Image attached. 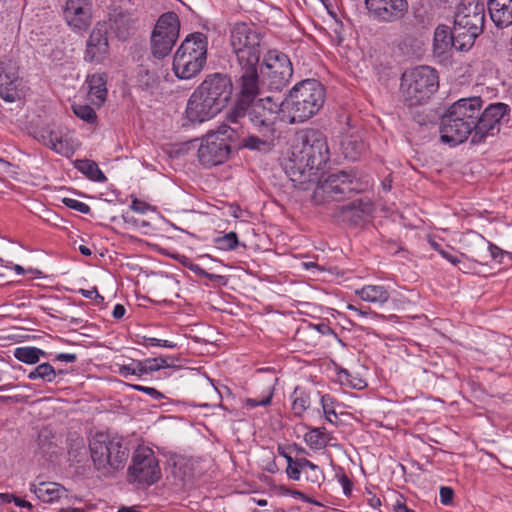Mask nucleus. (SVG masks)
I'll list each match as a JSON object with an SVG mask.
<instances>
[{
	"instance_id": "f257e3e1",
	"label": "nucleus",
	"mask_w": 512,
	"mask_h": 512,
	"mask_svg": "<svg viewBox=\"0 0 512 512\" xmlns=\"http://www.w3.org/2000/svg\"><path fill=\"white\" fill-rule=\"evenodd\" d=\"M330 158L326 136L317 129L300 132L283 168L295 187L307 190L319 180V171Z\"/></svg>"
},
{
	"instance_id": "f03ea898",
	"label": "nucleus",
	"mask_w": 512,
	"mask_h": 512,
	"mask_svg": "<svg viewBox=\"0 0 512 512\" xmlns=\"http://www.w3.org/2000/svg\"><path fill=\"white\" fill-rule=\"evenodd\" d=\"M238 92L233 106L226 114V121L239 124L240 120L248 117L256 131L276 132L278 113L281 103L267 96L258 98L260 94L259 78L236 82Z\"/></svg>"
},
{
	"instance_id": "7ed1b4c3",
	"label": "nucleus",
	"mask_w": 512,
	"mask_h": 512,
	"mask_svg": "<svg viewBox=\"0 0 512 512\" xmlns=\"http://www.w3.org/2000/svg\"><path fill=\"white\" fill-rule=\"evenodd\" d=\"M232 93L233 84L228 75H207L187 101L186 119L192 124H200L214 118L228 105Z\"/></svg>"
},
{
	"instance_id": "20e7f679",
	"label": "nucleus",
	"mask_w": 512,
	"mask_h": 512,
	"mask_svg": "<svg viewBox=\"0 0 512 512\" xmlns=\"http://www.w3.org/2000/svg\"><path fill=\"white\" fill-rule=\"evenodd\" d=\"M229 41L235 55L236 82L259 78L262 33L253 24L237 22L230 28Z\"/></svg>"
},
{
	"instance_id": "39448f33",
	"label": "nucleus",
	"mask_w": 512,
	"mask_h": 512,
	"mask_svg": "<svg viewBox=\"0 0 512 512\" xmlns=\"http://www.w3.org/2000/svg\"><path fill=\"white\" fill-rule=\"evenodd\" d=\"M481 97L461 98L454 102L441 117L440 138L443 143L457 146L465 142L478 129Z\"/></svg>"
},
{
	"instance_id": "423d86ee",
	"label": "nucleus",
	"mask_w": 512,
	"mask_h": 512,
	"mask_svg": "<svg viewBox=\"0 0 512 512\" xmlns=\"http://www.w3.org/2000/svg\"><path fill=\"white\" fill-rule=\"evenodd\" d=\"M94 469L99 477H113L122 470L129 458L128 442L117 434L96 433L89 441Z\"/></svg>"
},
{
	"instance_id": "0eeeda50",
	"label": "nucleus",
	"mask_w": 512,
	"mask_h": 512,
	"mask_svg": "<svg viewBox=\"0 0 512 512\" xmlns=\"http://www.w3.org/2000/svg\"><path fill=\"white\" fill-rule=\"evenodd\" d=\"M325 88L315 79H306L297 83L289 95L281 102L287 111L290 123H301L316 115L325 102Z\"/></svg>"
},
{
	"instance_id": "6e6552de",
	"label": "nucleus",
	"mask_w": 512,
	"mask_h": 512,
	"mask_svg": "<svg viewBox=\"0 0 512 512\" xmlns=\"http://www.w3.org/2000/svg\"><path fill=\"white\" fill-rule=\"evenodd\" d=\"M208 38L201 32L191 33L182 42L173 58V71L179 79L198 75L207 61Z\"/></svg>"
},
{
	"instance_id": "1a4fd4ad",
	"label": "nucleus",
	"mask_w": 512,
	"mask_h": 512,
	"mask_svg": "<svg viewBox=\"0 0 512 512\" xmlns=\"http://www.w3.org/2000/svg\"><path fill=\"white\" fill-rule=\"evenodd\" d=\"M486 5L483 0H461L454 15L455 37L461 49H471L484 30Z\"/></svg>"
},
{
	"instance_id": "9d476101",
	"label": "nucleus",
	"mask_w": 512,
	"mask_h": 512,
	"mask_svg": "<svg viewBox=\"0 0 512 512\" xmlns=\"http://www.w3.org/2000/svg\"><path fill=\"white\" fill-rule=\"evenodd\" d=\"M438 87L437 71L429 66H418L405 72L401 78V96L408 106L425 103Z\"/></svg>"
},
{
	"instance_id": "9b49d317",
	"label": "nucleus",
	"mask_w": 512,
	"mask_h": 512,
	"mask_svg": "<svg viewBox=\"0 0 512 512\" xmlns=\"http://www.w3.org/2000/svg\"><path fill=\"white\" fill-rule=\"evenodd\" d=\"M362 183L353 170H339L319 181L313 193V201L323 204L329 201H341L363 190Z\"/></svg>"
},
{
	"instance_id": "f8f14e48",
	"label": "nucleus",
	"mask_w": 512,
	"mask_h": 512,
	"mask_svg": "<svg viewBox=\"0 0 512 512\" xmlns=\"http://www.w3.org/2000/svg\"><path fill=\"white\" fill-rule=\"evenodd\" d=\"M258 71L260 84L266 85L271 91L284 89L293 75L289 57L277 49L269 50L263 55V61Z\"/></svg>"
},
{
	"instance_id": "ddd939ff",
	"label": "nucleus",
	"mask_w": 512,
	"mask_h": 512,
	"mask_svg": "<svg viewBox=\"0 0 512 512\" xmlns=\"http://www.w3.org/2000/svg\"><path fill=\"white\" fill-rule=\"evenodd\" d=\"M162 473L155 452L146 446H139L131 456L127 470L129 483L151 486L161 479Z\"/></svg>"
},
{
	"instance_id": "4468645a",
	"label": "nucleus",
	"mask_w": 512,
	"mask_h": 512,
	"mask_svg": "<svg viewBox=\"0 0 512 512\" xmlns=\"http://www.w3.org/2000/svg\"><path fill=\"white\" fill-rule=\"evenodd\" d=\"M511 108L502 102L491 103L479 111L478 129L473 134L472 144H480L489 136L497 135L501 127L510 121Z\"/></svg>"
},
{
	"instance_id": "2eb2a0df",
	"label": "nucleus",
	"mask_w": 512,
	"mask_h": 512,
	"mask_svg": "<svg viewBox=\"0 0 512 512\" xmlns=\"http://www.w3.org/2000/svg\"><path fill=\"white\" fill-rule=\"evenodd\" d=\"M368 17L379 24L401 21L408 12L407 0H364Z\"/></svg>"
},
{
	"instance_id": "dca6fc26",
	"label": "nucleus",
	"mask_w": 512,
	"mask_h": 512,
	"mask_svg": "<svg viewBox=\"0 0 512 512\" xmlns=\"http://www.w3.org/2000/svg\"><path fill=\"white\" fill-rule=\"evenodd\" d=\"M231 144L219 138L214 132L207 134L198 149V160L205 167L224 163L230 156Z\"/></svg>"
},
{
	"instance_id": "f3484780",
	"label": "nucleus",
	"mask_w": 512,
	"mask_h": 512,
	"mask_svg": "<svg viewBox=\"0 0 512 512\" xmlns=\"http://www.w3.org/2000/svg\"><path fill=\"white\" fill-rule=\"evenodd\" d=\"M24 95L18 67L12 60L0 62V97L6 102H15Z\"/></svg>"
},
{
	"instance_id": "a211bd4d",
	"label": "nucleus",
	"mask_w": 512,
	"mask_h": 512,
	"mask_svg": "<svg viewBox=\"0 0 512 512\" xmlns=\"http://www.w3.org/2000/svg\"><path fill=\"white\" fill-rule=\"evenodd\" d=\"M108 24L97 22L87 40L84 59L90 63H102L109 55Z\"/></svg>"
},
{
	"instance_id": "6ab92c4d",
	"label": "nucleus",
	"mask_w": 512,
	"mask_h": 512,
	"mask_svg": "<svg viewBox=\"0 0 512 512\" xmlns=\"http://www.w3.org/2000/svg\"><path fill=\"white\" fill-rule=\"evenodd\" d=\"M35 138L62 156L69 157L74 153L73 146L61 128L44 127L36 133Z\"/></svg>"
},
{
	"instance_id": "aec40b11",
	"label": "nucleus",
	"mask_w": 512,
	"mask_h": 512,
	"mask_svg": "<svg viewBox=\"0 0 512 512\" xmlns=\"http://www.w3.org/2000/svg\"><path fill=\"white\" fill-rule=\"evenodd\" d=\"M259 135L247 134L239 142V149H247L253 152L268 153L275 143V132L257 131Z\"/></svg>"
},
{
	"instance_id": "412c9836",
	"label": "nucleus",
	"mask_w": 512,
	"mask_h": 512,
	"mask_svg": "<svg viewBox=\"0 0 512 512\" xmlns=\"http://www.w3.org/2000/svg\"><path fill=\"white\" fill-rule=\"evenodd\" d=\"M455 36L454 25L452 29L445 25H439L434 32V53L442 55L451 48H455L457 51H468L469 49H461L459 47L461 42H457Z\"/></svg>"
},
{
	"instance_id": "4be33fe9",
	"label": "nucleus",
	"mask_w": 512,
	"mask_h": 512,
	"mask_svg": "<svg viewBox=\"0 0 512 512\" xmlns=\"http://www.w3.org/2000/svg\"><path fill=\"white\" fill-rule=\"evenodd\" d=\"M491 20L498 28L512 24V0H487Z\"/></svg>"
},
{
	"instance_id": "5701e85b",
	"label": "nucleus",
	"mask_w": 512,
	"mask_h": 512,
	"mask_svg": "<svg viewBox=\"0 0 512 512\" xmlns=\"http://www.w3.org/2000/svg\"><path fill=\"white\" fill-rule=\"evenodd\" d=\"M340 216L343 221H348L352 224H359L365 217L371 214L372 204L369 201L356 199L348 204L339 207Z\"/></svg>"
},
{
	"instance_id": "b1692460",
	"label": "nucleus",
	"mask_w": 512,
	"mask_h": 512,
	"mask_svg": "<svg viewBox=\"0 0 512 512\" xmlns=\"http://www.w3.org/2000/svg\"><path fill=\"white\" fill-rule=\"evenodd\" d=\"M475 241L477 246L482 250L474 251L472 255V259L479 263H488L487 258L498 262L503 263V258L508 254L506 251L502 250L497 245L487 241L482 235L476 234Z\"/></svg>"
},
{
	"instance_id": "393cba45",
	"label": "nucleus",
	"mask_w": 512,
	"mask_h": 512,
	"mask_svg": "<svg viewBox=\"0 0 512 512\" xmlns=\"http://www.w3.org/2000/svg\"><path fill=\"white\" fill-rule=\"evenodd\" d=\"M31 491L36 497L46 503H52L66 495V489L55 482H42L39 485H32Z\"/></svg>"
},
{
	"instance_id": "a878e982",
	"label": "nucleus",
	"mask_w": 512,
	"mask_h": 512,
	"mask_svg": "<svg viewBox=\"0 0 512 512\" xmlns=\"http://www.w3.org/2000/svg\"><path fill=\"white\" fill-rule=\"evenodd\" d=\"M180 21L175 12H167L161 15L156 23L153 33L165 35L166 38L178 39Z\"/></svg>"
},
{
	"instance_id": "bb28decb",
	"label": "nucleus",
	"mask_w": 512,
	"mask_h": 512,
	"mask_svg": "<svg viewBox=\"0 0 512 512\" xmlns=\"http://www.w3.org/2000/svg\"><path fill=\"white\" fill-rule=\"evenodd\" d=\"M356 295L363 301L379 306L384 305L390 298L389 291L382 285H365L356 290Z\"/></svg>"
},
{
	"instance_id": "cd10ccee",
	"label": "nucleus",
	"mask_w": 512,
	"mask_h": 512,
	"mask_svg": "<svg viewBox=\"0 0 512 512\" xmlns=\"http://www.w3.org/2000/svg\"><path fill=\"white\" fill-rule=\"evenodd\" d=\"M64 17L69 26L75 30L86 29L91 22V5L73 8L71 12H64Z\"/></svg>"
},
{
	"instance_id": "c85d7f7f",
	"label": "nucleus",
	"mask_w": 512,
	"mask_h": 512,
	"mask_svg": "<svg viewBox=\"0 0 512 512\" xmlns=\"http://www.w3.org/2000/svg\"><path fill=\"white\" fill-rule=\"evenodd\" d=\"M176 41V39L166 38L165 35L162 36V34L152 32L151 51L153 56L158 59L166 57L171 52Z\"/></svg>"
},
{
	"instance_id": "c756f323",
	"label": "nucleus",
	"mask_w": 512,
	"mask_h": 512,
	"mask_svg": "<svg viewBox=\"0 0 512 512\" xmlns=\"http://www.w3.org/2000/svg\"><path fill=\"white\" fill-rule=\"evenodd\" d=\"M160 76L155 70L141 67L137 73V85L145 91L153 92L158 89Z\"/></svg>"
},
{
	"instance_id": "7c9ffc66",
	"label": "nucleus",
	"mask_w": 512,
	"mask_h": 512,
	"mask_svg": "<svg viewBox=\"0 0 512 512\" xmlns=\"http://www.w3.org/2000/svg\"><path fill=\"white\" fill-rule=\"evenodd\" d=\"M86 83L89 88V94L96 97V99L102 103L104 102L107 94L106 89V75L105 74H93L87 77Z\"/></svg>"
},
{
	"instance_id": "2f4dec72",
	"label": "nucleus",
	"mask_w": 512,
	"mask_h": 512,
	"mask_svg": "<svg viewBox=\"0 0 512 512\" xmlns=\"http://www.w3.org/2000/svg\"><path fill=\"white\" fill-rule=\"evenodd\" d=\"M75 167L92 181L103 183L107 180L105 174L100 170L95 161L88 159L77 160Z\"/></svg>"
},
{
	"instance_id": "473e14b6",
	"label": "nucleus",
	"mask_w": 512,
	"mask_h": 512,
	"mask_svg": "<svg viewBox=\"0 0 512 512\" xmlns=\"http://www.w3.org/2000/svg\"><path fill=\"white\" fill-rule=\"evenodd\" d=\"M304 441L310 448L319 450L327 446L329 438L324 427L310 428L304 435Z\"/></svg>"
},
{
	"instance_id": "72a5a7b5",
	"label": "nucleus",
	"mask_w": 512,
	"mask_h": 512,
	"mask_svg": "<svg viewBox=\"0 0 512 512\" xmlns=\"http://www.w3.org/2000/svg\"><path fill=\"white\" fill-rule=\"evenodd\" d=\"M310 395L304 389L296 387L292 394V411L296 417H301L310 407Z\"/></svg>"
},
{
	"instance_id": "f704fd0d",
	"label": "nucleus",
	"mask_w": 512,
	"mask_h": 512,
	"mask_svg": "<svg viewBox=\"0 0 512 512\" xmlns=\"http://www.w3.org/2000/svg\"><path fill=\"white\" fill-rule=\"evenodd\" d=\"M228 124H222L218 127V129L214 132V134H219V138L226 141V143H232L235 148L239 149V142L242 140L243 135L239 133L238 124H231L227 121Z\"/></svg>"
},
{
	"instance_id": "c9c22d12",
	"label": "nucleus",
	"mask_w": 512,
	"mask_h": 512,
	"mask_svg": "<svg viewBox=\"0 0 512 512\" xmlns=\"http://www.w3.org/2000/svg\"><path fill=\"white\" fill-rule=\"evenodd\" d=\"M168 255L171 258H173L176 261H178L182 266L188 268L190 271L195 273L197 276H200V277H203V278H207L209 280H216V279H221L222 278V276H220V275H215V274H211V273L206 272L199 265L194 264L190 260V258H188L185 255H181V254H178V253H171V254H168Z\"/></svg>"
},
{
	"instance_id": "e433bc0d",
	"label": "nucleus",
	"mask_w": 512,
	"mask_h": 512,
	"mask_svg": "<svg viewBox=\"0 0 512 512\" xmlns=\"http://www.w3.org/2000/svg\"><path fill=\"white\" fill-rule=\"evenodd\" d=\"M41 356H46V353L36 347H18L14 350V357L26 364H36Z\"/></svg>"
},
{
	"instance_id": "4c0bfd02",
	"label": "nucleus",
	"mask_w": 512,
	"mask_h": 512,
	"mask_svg": "<svg viewBox=\"0 0 512 512\" xmlns=\"http://www.w3.org/2000/svg\"><path fill=\"white\" fill-rule=\"evenodd\" d=\"M57 372L54 367L50 363H42L39 364L36 368H34L29 374L28 379H42L46 382H52L55 380Z\"/></svg>"
},
{
	"instance_id": "58836bf2",
	"label": "nucleus",
	"mask_w": 512,
	"mask_h": 512,
	"mask_svg": "<svg viewBox=\"0 0 512 512\" xmlns=\"http://www.w3.org/2000/svg\"><path fill=\"white\" fill-rule=\"evenodd\" d=\"M300 467L304 466V471L306 473V479L314 484L320 485L324 481V473L320 469L319 466L312 463L309 460H301Z\"/></svg>"
},
{
	"instance_id": "ea45409f",
	"label": "nucleus",
	"mask_w": 512,
	"mask_h": 512,
	"mask_svg": "<svg viewBox=\"0 0 512 512\" xmlns=\"http://www.w3.org/2000/svg\"><path fill=\"white\" fill-rule=\"evenodd\" d=\"M72 110L74 114L89 124L96 123L97 115L94 109L89 105L73 104Z\"/></svg>"
},
{
	"instance_id": "a19ab883",
	"label": "nucleus",
	"mask_w": 512,
	"mask_h": 512,
	"mask_svg": "<svg viewBox=\"0 0 512 512\" xmlns=\"http://www.w3.org/2000/svg\"><path fill=\"white\" fill-rule=\"evenodd\" d=\"M335 402L336 400L330 394H324L321 396L323 412L326 420L330 423H335V420L338 418L334 409Z\"/></svg>"
},
{
	"instance_id": "79ce46f5",
	"label": "nucleus",
	"mask_w": 512,
	"mask_h": 512,
	"mask_svg": "<svg viewBox=\"0 0 512 512\" xmlns=\"http://www.w3.org/2000/svg\"><path fill=\"white\" fill-rule=\"evenodd\" d=\"M217 246L222 250H235L238 246V236L235 232H229L215 239Z\"/></svg>"
},
{
	"instance_id": "37998d69",
	"label": "nucleus",
	"mask_w": 512,
	"mask_h": 512,
	"mask_svg": "<svg viewBox=\"0 0 512 512\" xmlns=\"http://www.w3.org/2000/svg\"><path fill=\"white\" fill-rule=\"evenodd\" d=\"M301 460H306V458H288L286 473L290 479L295 481L300 479L301 473L304 471V466H298Z\"/></svg>"
},
{
	"instance_id": "c03bdc74",
	"label": "nucleus",
	"mask_w": 512,
	"mask_h": 512,
	"mask_svg": "<svg viewBox=\"0 0 512 512\" xmlns=\"http://www.w3.org/2000/svg\"><path fill=\"white\" fill-rule=\"evenodd\" d=\"M140 345H143L145 347L149 346H159L164 348H176L177 344L168 340H161L153 337H143L142 341L138 342Z\"/></svg>"
},
{
	"instance_id": "a18cd8bd",
	"label": "nucleus",
	"mask_w": 512,
	"mask_h": 512,
	"mask_svg": "<svg viewBox=\"0 0 512 512\" xmlns=\"http://www.w3.org/2000/svg\"><path fill=\"white\" fill-rule=\"evenodd\" d=\"M62 203L66 207L73 209L75 211H78L80 213H83V214H88L91 210L89 205H87L86 203L81 202L79 200L73 199V198L65 197L62 199Z\"/></svg>"
},
{
	"instance_id": "49530a36",
	"label": "nucleus",
	"mask_w": 512,
	"mask_h": 512,
	"mask_svg": "<svg viewBox=\"0 0 512 512\" xmlns=\"http://www.w3.org/2000/svg\"><path fill=\"white\" fill-rule=\"evenodd\" d=\"M131 387L136 391L143 392L149 395L154 400H161L165 398V396L160 391L153 387H147L142 385H131Z\"/></svg>"
},
{
	"instance_id": "de8ad7c7",
	"label": "nucleus",
	"mask_w": 512,
	"mask_h": 512,
	"mask_svg": "<svg viewBox=\"0 0 512 512\" xmlns=\"http://www.w3.org/2000/svg\"><path fill=\"white\" fill-rule=\"evenodd\" d=\"M439 496H440V502L443 505H450L453 501L454 490L448 486H441Z\"/></svg>"
},
{
	"instance_id": "09e8293b",
	"label": "nucleus",
	"mask_w": 512,
	"mask_h": 512,
	"mask_svg": "<svg viewBox=\"0 0 512 512\" xmlns=\"http://www.w3.org/2000/svg\"><path fill=\"white\" fill-rule=\"evenodd\" d=\"M271 399H272V392H269L268 395H266L265 397H263L261 399L248 398L246 400V404L250 408H255L258 406H266L271 403Z\"/></svg>"
},
{
	"instance_id": "8fccbe9b",
	"label": "nucleus",
	"mask_w": 512,
	"mask_h": 512,
	"mask_svg": "<svg viewBox=\"0 0 512 512\" xmlns=\"http://www.w3.org/2000/svg\"><path fill=\"white\" fill-rule=\"evenodd\" d=\"M150 205L142 200L134 198L132 200L130 208L137 213L144 214L150 209Z\"/></svg>"
},
{
	"instance_id": "3c124183",
	"label": "nucleus",
	"mask_w": 512,
	"mask_h": 512,
	"mask_svg": "<svg viewBox=\"0 0 512 512\" xmlns=\"http://www.w3.org/2000/svg\"><path fill=\"white\" fill-rule=\"evenodd\" d=\"M73 8L85 7L91 5L90 0H67L64 12H71Z\"/></svg>"
},
{
	"instance_id": "603ef678",
	"label": "nucleus",
	"mask_w": 512,
	"mask_h": 512,
	"mask_svg": "<svg viewBox=\"0 0 512 512\" xmlns=\"http://www.w3.org/2000/svg\"><path fill=\"white\" fill-rule=\"evenodd\" d=\"M339 482L342 485L344 494L345 495L351 494L353 485H352L351 480L348 478V476L346 474H342L339 476Z\"/></svg>"
},
{
	"instance_id": "864d4df0",
	"label": "nucleus",
	"mask_w": 512,
	"mask_h": 512,
	"mask_svg": "<svg viewBox=\"0 0 512 512\" xmlns=\"http://www.w3.org/2000/svg\"><path fill=\"white\" fill-rule=\"evenodd\" d=\"M338 377L341 384L350 386V383L352 382V374L347 369L341 368L338 371Z\"/></svg>"
},
{
	"instance_id": "5fc2aeb1",
	"label": "nucleus",
	"mask_w": 512,
	"mask_h": 512,
	"mask_svg": "<svg viewBox=\"0 0 512 512\" xmlns=\"http://www.w3.org/2000/svg\"><path fill=\"white\" fill-rule=\"evenodd\" d=\"M440 255L454 266H457L459 263H461V259L456 255L452 254L449 250H441Z\"/></svg>"
},
{
	"instance_id": "6e6d98bb",
	"label": "nucleus",
	"mask_w": 512,
	"mask_h": 512,
	"mask_svg": "<svg viewBox=\"0 0 512 512\" xmlns=\"http://www.w3.org/2000/svg\"><path fill=\"white\" fill-rule=\"evenodd\" d=\"M290 495L296 499H300L304 502H307V503H312V504H315V505H321L319 502L315 501V500H312L311 498H309L308 496H306L303 492L299 491V490H291L290 491Z\"/></svg>"
},
{
	"instance_id": "4d7b16f0",
	"label": "nucleus",
	"mask_w": 512,
	"mask_h": 512,
	"mask_svg": "<svg viewBox=\"0 0 512 512\" xmlns=\"http://www.w3.org/2000/svg\"><path fill=\"white\" fill-rule=\"evenodd\" d=\"M79 293H80L83 297H85V298H87V299L100 298V301H103V300H104L103 296H101V295L98 293V291H97L96 287H94V288H93V289H91V290L80 289V290H79Z\"/></svg>"
},
{
	"instance_id": "13d9d810",
	"label": "nucleus",
	"mask_w": 512,
	"mask_h": 512,
	"mask_svg": "<svg viewBox=\"0 0 512 512\" xmlns=\"http://www.w3.org/2000/svg\"><path fill=\"white\" fill-rule=\"evenodd\" d=\"M159 369L169 368L173 366L174 358L171 356L157 357Z\"/></svg>"
},
{
	"instance_id": "bf43d9fd",
	"label": "nucleus",
	"mask_w": 512,
	"mask_h": 512,
	"mask_svg": "<svg viewBox=\"0 0 512 512\" xmlns=\"http://www.w3.org/2000/svg\"><path fill=\"white\" fill-rule=\"evenodd\" d=\"M54 361H64L73 363L77 361V355L71 353H59L55 356Z\"/></svg>"
},
{
	"instance_id": "052dcab7",
	"label": "nucleus",
	"mask_w": 512,
	"mask_h": 512,
	"mask_svg": "<svg viewBox=\"0 0 512 512\" xmlns=\"http://www.w3.org/2000/svg\"><path fill=\"white\" fill-rule=\"evenodd\" d=\"M119 374L125 378L130 375H135V364L134 362L130 365H122L119 368Z\"/></svg>"
},
{
	"instance_id": "680f3d73",
	"label": "nucleus",
	"mask_w": 512,
	"mask_h": 512,
	"mask_svg": "<svg viewBox=\"0 0 512 512\" xmlns=\"http://www.w3.org/2000/svg\"><path fill=\"white\" fill-rule=\"evenodd\" d=\"M144 363H145V365L147 367V372L149 374L152 373V372L160 370L159 366H158L157 357L156 358H147V359L144 360Z\"/></svg>"
},
{
	"instance_id": "e2e57ef3",
	"label": "nucleus",
	"mask_w": 512,
	"mask_h": 512,
	"mask_svg": "<svg viewBox=\"0 0 512 512\" xmlns=\"http://www.w3.org/2000/svg\"><path fill=\"white\" fill-rule=\"evenodd\" d=\"M394 511L395 512H415L414 510L407 507L402 496H400V498L397 499V501L394 505Z\"/></svg>"
},
{
	"instance_id": "0e129e2a",
	"label": "nucleus",
	"mask_w": 512,
	"mask_h": 512,
	"mask_svg": "<svg viewBox=\"0 0 512 512\" xmlns=\"http://www.w3.org/2000/svg\"><path fill=\"white\" fill-rule=\"evenodd\" d=\"M134 364H135V375L142 376L144 374H149L147 372V367L144 363V360L134 361Z\"/></svg>"
},
{
	"instance_id": "69168bd1",
	"label": "nucleus",
	"mask_w": 512,
	"mask_h": 512,
	"mask_svg": "<svg viewBox=\"0 0 512 512\" xmlns=\"http://www.w3.org/2000/svg\"><path fill=\"white\" fill-rule=\"evenodd\" d=\"M367 502L372 508H379L381 506V500L372 492L367 493Z\"/></svg>"
},
{
	"instance_id": "338daca9",
	"label": "nucleus",
	"mask_w": 512,
	"mask_h": 512,
	"mask_svg": "<svg viewBox=\"0 0 512 512\" xmlns=\"http://www.w3.org/2000/svg\"><path fill=\"white\" fill-rule=\"evenodd\" d=\"M317 331H319L322 335H336L334 330L325 323H319L315 326Z\"/></svg>"
},
{
	"instance_id": "774afa93",
	"label": "nucleus",
	"mask_w": 512,
	"mask_h": 512,
	"mask_svg": "<svg viewBox=\"0 0 512 512\" xmlns=\"http://www.w3.org/2000/svg\"><path fill=\"white\" fill-rule=\"evenodd\" d=\"M126 309L122 304H116L112 315L115 319H121L125 315Z\"/></svg>"
}]
</instances>
